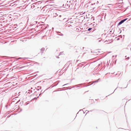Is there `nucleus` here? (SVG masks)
I'll return each mask as SVG.
<instances>
[{
  "label": "nucleus",
  "instance_id": "nucleus-5",
  "mask_svg": "<svg viewBox=\"0 0 131 131\" xmlns=\"http://www.w3.org/2000/svg\"><path fill=\"white\" fill-rule=\"evenodd\" d=\"M130 62H131V59H130Z\"/></svg>",
  "mask_w": 131,
  "mask_h": 131
},
{
  "label": "nucleus",
  "instance_id": "nucleus-2",
  "mask_svg": "<svg viewBox=\"0 0 131 131\" xmlns=\"http://www.w3.org/2000/svg\"><path fill=\"white\" fill-rule=\"evenodd\" d=\"M127 19H126L124 20H122L121 21H120L118 23V25H120L123 23L124 21L127 20Z\"/></svg>",
  "mask_w": 131,
  "mask_h": 131
},
{
  "label": "nucleus",
  "instance_id": "nucleus-3",
  "mask_svg": "<svg viewBox=\"0 0 131 131\" xmlns=\"http://www.w3.org/2000/svg\"><path fill=\"white\" fill-rule=\"evenodd\" d=\"M92 29V28H89L88 29V31H90V30H91V29Z\"/></svg>",
  "mask_w": 131,
  "mask_h": 131
},
{
  "label": "nucleus",
  "instance_id": "nucleus-1",
  "mask_svg": "<svg viewBox=\"0 0 131 131\" xmlns=\"http://www.w3.org/2000/svg\"><path fill=\"white\" fill-rule=\"evenodd\" d=\"M69 7V5L67 3H64L63 4L62 7L63 8V9L66 10Z\"/></svg>",
  "mask_w": 131,
  "mask_h": 131
},
{
  "label": "nucleus",
  "instance_id": "nucleus-4",
  "mask_svg": "<svg viewBox=\"0 0 131 131\" xmlns=\"http://www.w3.org/2000/svg\"><path fill=\"white\" fill-rule=\"evenodd\" d=\"M24 67H21V68H24Z\"/></svg>",
  "mask_w": 131,
  "mask_h": 131
}]
</instances>
